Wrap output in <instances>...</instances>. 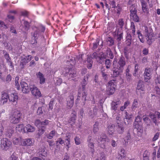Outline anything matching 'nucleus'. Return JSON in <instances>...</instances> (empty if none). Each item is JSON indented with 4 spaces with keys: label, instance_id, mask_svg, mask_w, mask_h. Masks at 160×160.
Wrapping results in <instances>:
<instances>
[{
    "label": "nucleus",
    "instance_id": "nucleus-50",
    "mask_svg": "<svg viewBox=\"0 0 160 160\" xmlns=\"http://www.w3.org/2000/svg\"><path fill=\"white\" fill-rule=\"evenodd\" d=\"M115 11L116 12L117 15L118 16H119L121 10V8L119 6H117L115 8Z\"/></svg>",
    "mask_w": 160,
    "mask_h": 160
},
{
    "label": "nucleus",
    "instance_id": "nucleus-47",
    "mask_svg": "<svg viewBox=\"0 0 160 160\" xmlns=\"http://www.w3.org/2000/svg\"><path fill=\"white\" fill-rule=\"evenodd\" d=\"M137 10L135 8H134L133 9H132L130 10V17H132L133 16H135L137 15Z\"/></svg>",
    "mask_w": 160,
    "mask_h": 160
},
{
    "label": "nucleus",
    "instance_id": "nucleus-63",
    "mask_svg": "<svg viewBox=\"0 0 160 160\" xmlns=\"http://www.w3.org/2000/svg\"><path fill=\"white\" fill-rule=\"evenodd\" d=\"M41 122H41L40 120L37 119L35 120V124L36 126H38L40 125H41Z\"/></svg>",
    "mask_w": 160,
    "mask_h": 160
},
{
    "label": "nucleus",
    "instance_id": "nucleus-3",
    "mask_svg": "<svg viewBox=\"0 0 160 160\" xmlns=\"http://www.w3.org/2000/svg\"><path fill=\"white\" fill-rule=\"evenodd\" d=\"M144 32L145 36L147 37L146 39L149 45H150L152 42V40L154 39L153 34L152 32V30L151 28H148L147 26H145Z\"/></svg>",
    "mask_w": 160,
    "mask_h": 160
},
{
    "label": "nucleus",
    "instance_id": "nucleus-36",
    "mask_svg": "<svg viewBox=\"0 0 160 160\" xmlns=\"http://www.w3.org/2000/svg\"><path fill=\"white\" fill-rule=\"evenodd\" d=\"M21 22L23 24L24 28L25 31H27L29 28V25L28 22L24 20H22V21H21Z\"/></svg>",
    "mask_w": 160,
    "mask_h": 160
},
{
    "label": "nucleus",
    "instance_id": "nucleus-51",
    "mask_svg": "<svg viewBox=\"0 0 160 160\" xmlns=\"http://www.w3.org/2000/svg\"><path fill=\"white\" fill-rule=\"evenodd\" d=\"M159 135L160 133L159 132H157L152 138V141L154 142L156 141L158 138Z\"/></svg>",
    "mask_w": 160,
    "mask_h": 160
},
{
    "label": "nucleus",
    "instance_id": "nucleus-29",
    "mask_svg": "<svg viewBox=\"0 0 160 160\" xmlns=\"http://www.w3.org/2000/svg\"><path fill=\"white\" fill-rule=\"evenodd\" d=\"M38 153L46 157L47 155V152L46 151L45 147L42 146L39 149Z\"/></svg>",
    "mask_w": 160,
    "mask_h": 160
},
{
    "label": "nucleus",
    "instance_id": "nucleus-10",
    "mask_svg": "<svg viewBox=\"0 0 160 160\" xmlns=\"http://www.w3.org/2000/svg\"><path fill=\"white\" fill-rule=\"evenodd\" d=\"M30 91L32 95L36 98L41 96V92L39 89L34 85H31L30 86Z\"/></svg>",
    "mask_w": 160,
    "mask_h": 160
},
{
    "label": "nucleus",
    "instance_id": "nucleus-30",
    "mask_svg": "<svg viewBox=\"0 0 160 160\" xmlns=\"http://www.w3.org/2000/svg\"><path fill=\"white\" fill-rule=\"evenodd\" d=\"M117 127H118L117 130L118 133L122 134L124 132V128L123 127L120 122H118Z\"/></svg>",
    "mask_w": 160,
    "mask_h": 160
},
{
    "label": "nucleus",
    "instance_id": "nucleus-59",
    "mask_svg": "<svg viewBox=\"0 0 160 160\" xmlns=\"http://www.w3.org/2000/svg\"><path fill=\"white\" fill-rule=\"evenodd\" d=\"M62 80L61 78H56V83L57 85H59L62 83Z\"/></svg>",
    "mask_w": 160,
    "mask_h": 160
},
{
    "label": "nucleus",
    "instance_id": "nucleus-14",
    "mask_svg": "<svg viewBox=\"0 0 160 160\" xmlns=\"http://www.w3.org/2000/svg\"><path fill=\"white\" fill-rule=\"evenodd\" d=\"M21 85L22 88V91L24 93H28L30 91V86H28V84L25 82L23 81L21 82Z\"/></svg>",
    "mask_w": 160,
    "mask_h": 160
},
{
    "label": "nucleus",
    "instance_id": "nucleus-28",
    "mask_svg": "<svg viewBox=\"0 0 160 160\" xmlns=\"http://www.w3.org/2000/svg\"><path fill=\"white\" fill-rule=\"evenodd\" d=\"M37 75L38 78L39 79L40 83L41 84H43L45 82V80L43 74L40 72H39L37 74Z\"/></svg>",
    "mask_w": 160,
    "mask_h": 160
},
{
    "label": "nucleus",
    "instance_id": "nucleus-27",
    "mask_svg": "<svg viewBox=\"0 0 160 160\" xmlns=\"http://www.w3.org/2000/svg\"><path fill=\"white\" fill-rule=\"evenodd\" d=\"M16 130L17 131H18L19 132H26L25 128L24 127V125L22 124L18 125L16 128Z\"/></svg>",
    "mask_w": 160,
    "mask_h": 160
},
{
    "label": "nucleus",
    "instance_id": "nucleus-43",
    "mask_svg": "<svg viewBox=\"0 0 160 160\" xmlns=\"http://www.w3.org/2000/svg\"><path fill=\"white\" fill-rule=\"evenodd\" d=\"M14 130L12 129H10L7 130L6 132V135L7 137H10L12 136V133H13L14 132Z\"/></svg>",
    "mask_w": 160,
    "mask_h": 160
},
{
    "label": "nucleus",
    "instance_id": "nucleus-48",
    "mask_svg": "<svg viewBox=\"0 0 160 160\" xmlns=\"http://www.w3.org/2000/svg\"><path fill=\"white\" fill-rule=\"evenodd\" d=\"M100 40L98 39H97L96 40V42L93 43V46L92 47L93 50L97 48L98 46L99 45Z\"/></svg>",
    "mask_w": 160,
    "mask_h": 160
},
{
    "label": "nucleus",
    "instance_id": "nucleus-6",
    "mask_svg": "<svg viewBox=\"0 0 160 160\" xmlns=\"http://www.w3.org/2000/svg\"><path fill=\"white\" fill-rule=\"evenodd\" d=\"M142 118L140 116H138L135 118L134 122V126L137 129L138 132H141L142 131V128L141 124Z\"/></svg>",
    "mask_w": 160,
    "mask_h": 160
},
{
    "label": "nucleus",
    "instance_id": "nucleus-57",
    "mask_svg": "<svg viewBox=\"0 0 160 160\" xmlns=\"http://www.w3.org/2000/svg\"><path fill=\"white\" fill-rule=\"evenodd\" d=\"M43 111L42 107H39L37 110V113L38 115L42 114L43 113Z\"/></svg>",
    "mask_w": 160,
    "mask_h": 160
},
{
    "label": "nucleus",
    "instance_id": "nucleus-64",
    "mask_svg": "<svg viewBox=\"0 0 160 160\" xmlns=\"http://www.w3.org/2000/svg\"><path fill=\"white\" fill-rule=\"evenodd\" d=\"M142 54L145 55H147L148 53V49L146 48L143 49L142 51Z\"/></svg>",
    "mask_w": 160,
    "mask_h": 160
},
{
    "label": "nucleus",
    "instance_id": "nucleus-2",
    "mask_svg": "<svg viewBox=\"0 0 160 160\" xmlns=\"http://www.w3.org/2000/svg\"><path fill=\"white\" fill-rule=\"evenodd\" d=\"M22 113L18 110H15L11 114L9 119L11 123L16 124L20 120Z\"/></svg>",
    "mask_w": 160,
    "mask_h": 160
},
{
    "label": "nucleus",
    "instance_id": "nucleus-39",
    "mask_svg": "<svg viewBox=\"0 0 160 160\" xmlns=\"http://www.w3.org/2000/svg\"><path fill=\"white\" fill-rule=\"evenodd\" d=\"M56 134L57 133L56 131L53 130L51 131L49 134L47 135L46 137L48 138L51 139H52Z\"/></svg>",
    "mask_w": 160,
    "mask_h": 160
},
{
    "label": "nucleus",
    "instance_id": "nucleus-37",
    "mask_svg": "<svg viewBox=\"0 0 160 160\" xmlns=\"http://www.w3.org/2000/svg\"><path fill=\"white\" fill-rule=\"evenodd\" d=\"M13 142L14 144L18 145L21 143V137L15 138L13 139Z\"/></svg>",
    "mask_w": 160,
    "mask_h": 160
},
{
    "label": "nucleus",
    "instance_id": "nucleus-8",
    "mask_svg": "<svg viewBox=\"0 0 160 160\" xmlns=\"http://www.w3.org/2000/svg\"><path fill=\"white\" fill-rule=\"evenodd\" d=\"M145 91V88L143 82L141 81L139 82L137 87L136 92L137 94L142 96L144 93Z\"/></svg>",
    "mask_w": 160,
    "mask_h": 160
},
{
    "label": "nucleus",
    "instance_id": "nucleus-21",
    "mask_svg": "<svg viewBox=\"0 0 160 160\" xmlns=\"http://www.w3.org/2000/svg\"><path fill=\"white\" fill-rule=\"evenodd\" d=\"M142 9L144 12H147L148 11L147 3L144 0H141Z\"/></svg>",
    "mask_w": 160,
    "mask_h": 160
},
{
    "label": "nucleus",
    "instance_id": "nucleus-11",
    "mask_svg": "<svg viewBox=\"0 0 160 160\" xmlns=\"http://www.w3.org/2000/svg\"><path fill=\"white\" fill-rule=\"evenodd\" d=\"M87 141L88 142V150L92 154H93L94 151V148L93 143V140L91 136L88 137Z\"/></svg>",
    "mask_w": 160,
    "mask_h": 160
},
{
    "label": "nucleus",
    "instance_id": "nucleus-54",
    "mask_svg": "<svg viewBox=\"0 0 160 160\" xmlns=\"http://www.w3.org/2000/svg\"><path fill=\"white\" fill-rule=\"evenodd\" d=\"M125 141L126 143H128V140H129L130 139V134L129 132L127 133V136L125 138Z\"/></svg>",
    "mask_w": 160,
    "mask_h": 160
},
{
    "label": "nucleus",
    "instance_id": "nucleus-44",
    "mask_svg": "<svg viewBox=\"0 0 160 160\" xmlns=\"http://www.w3.org/2000/svg\"><path fill=\"white\" fill-rule=\"evenodd\" d=\"M17 155L15 152L13 153L10 158V160H18Z\"/></svg>",
    "mask_w": 160,
    "mask_h": 160
},
{
    "label": "nucleus",
    "instance_id": "nucleus-1",
    "mask_svg": "<svg viewBox=\"0 0 160 160\" xmlns=\"http://www.w3.org/2000/svg\"><path fill=\"white\" fill-rule=\"evenodd\" d=\"M126 64L125 58L124 57H121L117 64V61L115 58L113 62V75L114 77H117L121 73H122L123 70V67Z\"/></svg>",
    "mask_w": 160,
    "mask_h": 160
},
{
    "label": "nucleus",
    "instance_id": "nucleus-24",
    "mask_svg": "<svg viewBox=\"0 0 160 160\" xmlns=\"http://www.w3.org/2000/svg\"><path fill=\"white\" fill-rule=\"evenodd\" d=\"M3 53L4 54V57L6 59L8 64L11 66H12V62L11 61V59L9 57V54L7 53L5 51H3Z\"/></svg>",
    "mask_w": 160,
    "mask_h": 160
},
{
    "label": "nucleus",
    "instance_id": "nucleus-15",
    "mask_svg": "<svg viewBox=\"0 0 160 160\" xmlns=\"http://www.w3.org/2000/svg\"><path fill=\"white\" fill-rule=\"evenodd\" d=\"M34 142V139L33 138H27L23 140L22 143V145L27 146H32Z\"/></svg>",
    "mask_w": 160,
    "mask_h": 160
},
{
    "label": "nucleus",
    "instance_id": "nucleus-62",
    "mask_svg": "<svg viewBox=\"0 0 160 160\" xmlns=\"http://www.w3.org/2000/svg\"><path fill=\"white\" fill-rule=\"evenodd\" d=\"M102 76L105 79H106L107 78V74L104 73V70L103 68H102L101 69Z\"/></svg>",
    "mask_w": 160,
    "mask_h": 160
},
{
    "label": "nucleus",
    "instance_id": "nucleus-19",
    "mask_svg": "<svg viewBox=\"0 0 160 160\" xmlns=\"http://www.w3.org/2000/svg\"><path fill=\"white\" fill-rule=\"evenodd\" d=\"M115 33L117 37V40L118 42L119 43H120V42L122 39L123 38L122 31L121 30V29L120 30H119L118 28H116Z\"/></svg>",
    "mask_w": 160,
    "mask_h": 160
},
{
    "label": "nucleus",
    "instance_id": "nucleus-53",
    "mask_svg": "<svg viewBox=\"0 0 160 160\" xmlns=\"http://www.w3.org/2000/svg\"><path fill=\"white\" fill-rule=\"evenodd\" d=\"M75 143L76 144L78 145L81 143L80 139L78 137H76L74 138Z\"/></svg>",
    "mask_w": 160,
    "mask_h": 160
},
{
    "label": "nucleus",
    "instance_id": "nucleus-61",
    "mask_svg": "<svg viewBox=\"0 0 160 160\" xmlns=\"http://www.w3.org/2000/svg\"><path fill=\"white\" fill-rule=\"evenodd\" d=\"M119 154L121 155H124V156H125V151L124 149L122 148H121L120 149V151L118 153Z\"/></svg>",
    "mask_w": 160,
    "mask_h": 160
},
{
    "label": "nucleus",
    "instance_id": "nucleus-20",
    "mask_svg": "<svg viewBox=\"0 0 160 160\" xmlns=\"http://www.w3.org/2000/svg\"><path fill=\"white\" fill-rule=\"evenodd\" d=\"M73 96L71 95L69 96L67 99V108L68 109L71 108L73 105Z\"/></svg>",
    "mask_w": 160,
    "mask_h": 160
},
{
    "label": "nucleus",
    "instance_id": "nucleus-52",
    "mask_svg": "<svg viewBox=\"0 0 160 160\" xmlns=\"http://www.w3.org/2000/svg\"><path fill=\"white\" fill-rule=\"evenodd\" d=\"M137 33L138 34V38L140 41L142 42H143L144 40L142 38V37L141 33L139 31H137Z\"/></svg>",
    "mask_w": 160,
    "mask_h": 160
},
{
    "label": "nucleus",
    "instance_id": "nucleus-16",
    "mask_svg": "<svg viewBox=\"0 0 160 160\" xmlns=\"http://www.w3.org/2000/svg\"><path fill=\"white\" fill-rule=\"evenodd\" d=\"M8 99V94L5 92H2L1 98L0 100V104L3 105L7 102Z\"/></svg>",
    "mask_w": 160,
    "mask_h": 160
},
{
    "label": "nucleus",
    "instance_id": "nucleus-33",
    "mask_svg": "<svg viewBox=\"0 0 160 160\" xmlns=\"http://www.w3.org/2000/svg\"><path fill=\"white\" fill-rule=\"evenodd\" d=\"M124 24V23L123 21V19L122 18L119 19L118 22V26L120 27V28L118 29L119 30H120L121 29V30H122V28Z\"/></svg>",
    "mask_w": 160,
    "mask_h": 160
},
{
    "label": "nucleus",
    "instance_id": "nucleus-40",
    "mask_svg": "<svg viewBox=\"0 0 160 160\" xmlns=\"http://www.w3.org/2000/svg\"><path fill=\"white\" fill-rule=\"evenodd\" d=\"M131 118V115L130 114H128L127 112H125V118L124 119V122L125 123L126 125L128 123V122L127 123L126 121H127L128 122V121L127 120H129Z\"/></svg>",
    "mask_w": 160,
    "mask_h": 160
},
{
    "label": "nucleus",
    "instance_id": "nucleus-12",
    "mask_svg": "<svg viewBox=\"0 0 160 160\" xmlns=\"http://www.w3.org/2000/svg\"><path fill=\"white\" fill-rule=\"evenodd\" d=\"M8 100L10 102H12L14 105H16L17 103L18 96L17 94L14 92L8 95Z\"/></svg>",
    "mask_w": 160,
    "mask_h": 160
},
{
    "label": "nucleus",
    "instance_id": "nucleus-42",
    "mask_svg": "<svg viewBox=\"0 0 160 160\" xmlns=\"http://www.w3.org/2000/svg\"><path fill=\"white\" fill-rule=\"evenodd\" d=\"M3 44L6 49L8 50L9 51H12V48L10 44H9L6 42H4Z\"/></svg>",
    "mask_w": 160,
    "mask_h": 160
},
{
    "label": "nucleus",
    "instance_id": "nucleus-34",
    "mask_svg": "<svg viewBox=\"0 0 160 160\" xmlns=\"http://www.w3.org/2000/svg\"><path fill=\"white\" fill-rule=\"evenodd\" d=\"M28 63L27 61V59L24 57H22L21 59L20 62V65L21 66V68H23L26 63Z\"/></svg>",
    "mask_w": 160,
    "mask_h": 160
},
{
    "label": "nucleus",
    "instance_id": "nucleus-60",
    "mask_svg": "<svg viewBox=\"0 0 160 160\" xmlns=\"http://www.w3.org/2000/svg\"><path fill=\"white\" fill-rule=\"evenodd\" d=\"M125 157L124 155H121L118 153V155L117 157V158L118 160H122L123 158Z\"/></svg>",
    "mask_w": 160,
    "mask_h": 160
},
{
    "label": "nucleus",
    "instance_id": "nucleus-7",
    "mask_svg": "<svg viewBox=\"0 0 160 160\" xmlns=\"http://www.w3.org/2000/svg\"><path fill=\"white\" fill-rule=\"evenodd\" d=\"M116 85L114 80L110 81L108 83L107 86V91L108 94L109 95H112L115 91Z\"/></svg>",
    "mask_w": 160,
    "mask_h": 160
},
{
    "label": "nucleus",
    "instance_id": "nucleus-9",
    "mask_svg": "<svg viewBox=\"0 0 160 160\" xmlns=\"http://www.w3.org/2000/svg\"><path fill=\"white\" fill-rule=\"evenodd\" d=\"M1 147L3 149L7 150L10 147L12 143L7 138H4L1 141Z\"/></svg>",
    "mask_w": 160,
    "mask_h": 160
},
{
    "label": "nucleus",
    "instance_id": "nucleus-4",
    "mask_svg": "<svg viewBox=\"0 0 160 160\" xmlns=\"http://www.w3.org/2000/svg\"><path fill=\"white\" fill-rule=\"evenodd\" d=\"M62 73L65 76H68L69 78L76 77L77 76L76 71L71 68H66L63 70Z\"/></svg>",
    "mask_w": 160,
    "mask_h": 160
},
{
    "label": "nucleus",
    "instance_id": "nucleus-41",
    "mask_svg": "<svg viewBox=\"0 0 160 160\" xmlns=\"http://www.w3.org/2000/svg\"><path fill=\"white\" fill-rule=\"evenodd\" d=\"M19 77L18 76H17L15 78V84L16 88L18 90L20 89V85L18 82Z\"/></svg>",
    "mask_w": 160,
    "mask_h": 160
},
{
    "label": "nucleus",
    "instance_id": "nucleus-5",
    "mask_svg": "<svg viewBox=\"0 0 160 160\" xmlns=\"http://www.w3.org/2000/svg\"><path fill=\"white\" fill-rule=\"evenodd\" d=\"M45 30V27L43 26H40L38 28L35 27L33 28L34 32L31 33L32 38L35 40V42L37 38L39 36L40 32H43Z\"/></svg>",
    "mask_w": 160,
    "mask_h": 160
},
{
    "label": "nucleus",
    "instance_id": "nucleus-35",
    "mask_svg": "<svg viewBox=\"0 0 160 160\" xmlns=\"http://www.w3.org/2000/svg\"><path fill=\"white\" fill-rule=\"evenodd\" d=\"M70 137L71 135L70 133H67L66 134L65 140H66L67 141V146L68 147V148H69L70 145Z\"/></svg>",
    "mask_w": 160,
    "mask_h": 160
},
{
    "label": "nucleus",
    "instance_id": "nucleus-17",
    "mask_svg": "<svg viewBox=\"0 0 160 160\" xmlns=\"http://www.w3.org/2000/svg\"><path fill=\"white\" fill-rule=\"evenodd\" d=\"M109 139L107 138L106 135L105 134L103 136V137L100 136V138H98V142L99 144H103V145L102 148H103L105 147V144L106 142H109Z\"/></svg>",
    "mask_w": 160,
    "mask_h": 160
},
{
    "label": "nucleus",
    "instance_id": "nucleus-58",
    "mask_svg": "<svg viewBox=\"0 0 160 160\" xmlns=\"http://www.w3.org/2000/svg\"><path fill=\"white\" fill-rule=\"evenodd\" d=\"M51 122L48 120H45L44 121L42 122L41 125H47L49 124Z\"/></svg>",
    "mask_w": 160,
    "mask_h": 160
},
{
    "label": "nucleus",
    "instance_id": "nucleus-56",
    "mask_svg": "<svg viewBox=\"0 0 160 160\" xmlns=\"http://www.w3.org/2000/svg\"><path fill=\"white\" fill-rule=\"evenodd\" d=\"M105 64L107 68H109L110 67L111 65L110 60L109 59H106L105 61Z\"/></svg>",
    "mask_w": 160,
    "mask_h": 160
},
{
    "label": "nucleus",
    "instance_id": "nucleus-18",
    "mask_svg": "<svg viewBox=\"0 0 160 160\" xmlns=\"http://www.w3.org/2000/svg\"><path fill=\"white\" fill-rule=\"evenodd\" d=\"M121 103V101L120 100L118 99L116 101H112L111 103V110L116 111L117 110L118 105H119Z\"/></svg>",
    "mask_w": 160,
    "mask_h": 160
},
{
    "label": "nucleus",
    "instance_id": "nucleus-32",
    "mask_svg": "<svg viewBox=\"0 0 160 160\" xmlns=\"http://www.w3.org/2000/svg\"><path fill=\"white\" fill-rule=\"evenodd\" d=\"M89 77V75L88 74H87L84 77V78L82 85V89L83 90H84L85 88V86L87 84V82L88 80V77Z\"/></svg>",
    "mask_w": 160,
    "mask_h": 160
},
{
    "label": "nucleus",
    "instance_id": "nucleus-46",
    "mask_svg": "<svg viewBox=\"0 0 160 160\" xmlns=\"http://www.w3.org/2000/svg\"><path fill=\"white\" fill-rule=\"evenodd\" d=\"M131 28L132 30V32L133 35L135 33V27L134 22H132L131 23Z\"/></svg>",
    "mask_w": 160,
    "mask_h": 160
},
{
    "label": "nucleus",
    "instance_id": "nucleus-13",
    "mask_svg": "<svg viewBox=\"0 0 160 160\" xmlns=\"http://www.w3.org/2000/svg\"><path fill=\"white\" fill-rule=\"evenodd\" d=\"M151 69L149 68H146L144 73V77L145 81L148 82L151 78Z\"/></svg>",
    "mask_w": 160,
    "mask_h": 160
},
{
    "label": "nucleus",
    "instance_id": "nucleus-25",
    "mask_svg": "<svg viewBox=\"0 0 160 160\" xmlns=\"http://www.w3.org/2000/svg\"><path fill=\"white\" fill-rule=\"evenodd\" d=\"M115 126L113 124L109 125L108 127V132L109 135H112L114 132Z\"/></svg>",
    "mask_w": 160,
    "mask_h": 160
},
{
    "label": "nucleus",
    "instance_id": "nucleus-22",
    "mask_svg": "<svg viewBox=\"0 0 160 160\" xmlns=\"http://www.w3.org/2000/svg\"><path fill=\"white\" fill-rule=\"evenodd\" d=\"M26 132H33L35 131L34 127L30 124H28L25 127Z\"/></svg>",
    "mask_w": 160,
    "mask_h": 160
},
{
    "label": "nucleus",
    "instance_id": "nucleus-49",
    "mask_svg": "<svg viewBox=\"0 0 160 160\" xmlns=\"http://www.w3.org/2000/svg\"><path fill=\"white\" fill-rule=\"evenodd\" d=\"M107 41L109 43L110 46H112L114 44L113 40L111 37H109L107 38Z\"/></svg>",
    "mask_w": 160,
    "mask_h": 160
},
{
    "label": "nucleus",
    "instance_id": "nucleus-23",
    "mask_svg": "<svg viewBox=\"0 0 160 160\" xmlns=\"http://www.w3.org/2000/svg\"><path fill=\"white\" fill-rule=\"evenodd\" d=\"M98 110L96 108H94L93 110L91 109L90 108H88V114L90 116L91 118L93 117L94 115H97V112Z\"/></svg>",
    "mask_w": 160,
    "mask_h": 160
},
{
    "label": "nucleus",
    "instance_id": "nucleus-31",
    "mask_svg": "<svg viewBox=\"0 0 160 160\" xmlns=\"http://www.w3.org/2000/svg\"><path fill=\"white\" fill-rule=\"evenodd\" d=\"M139 104L138 103V100L137 99H134L132 103V108L133 110H135L137 108H138L139 106Z\"/></svg>",
    "mask_w": 160,
    "mask_h": 160
},
{
    "label": "nucleus",
    "instance_id": "nucleus-55",
    "mask_svg": "<svg viewBox=\"0 0 160 160\" xmlns=\"http://www.w3.org/2000/svg\"><path fill=\"white\" fill-rule=\"evenodd\" d=\"M131 18L133 19V21H134L135 22H138L139 21V17L137 15L133 16V17H131Z\"/></svg>",
    "mask_w": 160,
    "mask_h": 160
},
{
    "label": "nucleus",
    "instance_id": "nucleus-45",
    "mask_svg": "<svg viewBox=\"0 0 160 160\" xmlns=\"http://www.w3.org/2000/svg\"><path fill=\"white\" fill-rule=\"evenodd\" d=\"M76 119V113L75 112L72 113L71 114L70 121L74 122Z\"/></svg>",
    "mask_w": 160,
    "mask_h": 160
},
{
    "label": "nucleus",
    "instance_id": "nucleus-26",
    "mask_svg": "<svg viewBox=\"0 0 160 160\" xmlns=\"http://www.w3.org/2000/svg\"><path fill=\"white\" fill-rule=\"evenodd\" d=\"M91 56L92 58H95L98 62L101 60L102 57V56H100V54H98L96 52L93 53Z\"/></svg>",
    "mask_w": 160,
    "mask_h": 160
},
{
    "label": "nucleus",
    "instance_id": "nucleus-38",
    "mask_svg": "<svg viewBox=\"0 0 160 160\" xmlns=\"http://www.w3.org/2000/svg\"><path fill=\"white\" fill-rule=\"evenodd\" d=\"M99 123L98 122H96L93 125V132L94 134L96 133L99 130L98 126Z\"/></svg>",
    "mask_w": 160,
    "mask_h": 160
}]
</instances>
